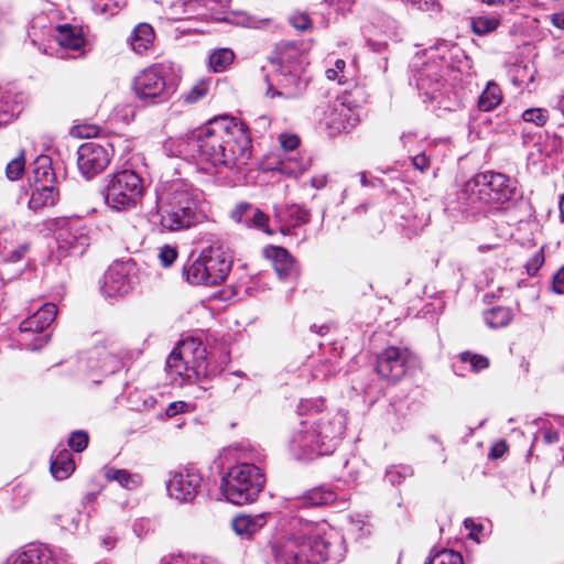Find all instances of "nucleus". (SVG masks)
Masks as SVG:
<instances>
[{
	"instance_id": "1",
	"label": "nucleus",
	"mask_w": 564,
	"mask_h": 564,
	"mask_svg": "<svg viewBox=\"0 0 564 564\" xmlns=\"http://www.w3.org/2000/svg\"><path fill=\"white\" fill-rule=\"evenodd\" d=\"M322 399L301 400L297 405L301 421L290 440V449L296 458L333 453L346 427L345 416L339 412L323 410Z\"/></svg>"
},
{
	"instance_id": "2",
	"label": "nucleus",
	"mask_w": 564,
	"mask_h": 564,
	"mask_svg": "<svg viewBox=\"0 0 564 564\" xmlns=\"http://www.w3.org/2000/svg\"><path fill=\"white\" fill-rule=\"evenodd\" d=\"M203 200V192L188 184L173 182L164 187L156 199L162 228L176 231L197 224L202 218Z\"/></svg>"
},
{
	"instance_id": "3",
	"label": "nucleus",
	"mask_w": 564,
	"mask_h": 564,
	"mask_svg": "<svg viewBox=\"0 0 564 564\" xmlns=\"http://www.w3.org/2000/svg\"><path fill=\"white\" fill-rule=\"evenodd\" d=\"M292 530L282 542L272 544L271 550L279 564H321L327 560V543L314 534L311 522L293 520Z\"/></svg>"
},
{
	"instance_id": "4",
	"label": "nucleus",
	"mask_w": 564,
	"mask_h": 564,
	"mask_svg": "<svg viewBox=\"0 0 564 564\" xmlns=\"http://www.w3.org/2000/svg\"><path fill=\"white\" fill-rule=\"evenodd\" d=\"M514 183L505 174L482 172L467 181L458 194L462 213L476 216L491 203H505L512 198Z\"/></svg>"
},
{
	"instance_id": "5",
	"label": "nucleus",
	"mask_w": 564,
	"mask_h": 564,
	"mask_svg": "<svg viewBox=\"0 0 564 564\" xmlns=\"http://www.w3.org/2000/svg\"><path fill=\"white\" fill-rule=\"evenodd\" d=\"M230 123L229 117L215 118L205 127L181 138L176 144L177 155L196 158L197 154L199 162L208 163L215 169L216 162H220L223 143L226 144V141L230 140Z\"/></svg>"
},
{
	"instance_id": "6",
	"label": "nucleus",
	"mask_w": 564,
	"mask_h": 564,
	"mask_svg": "<svg viewBox=\"0 0 564 564\" xmlns=\"http://www.w3.org/2000/svg\"><path fill=\"white\" fill-rule=\"evenodd\" d=\"M166 370L181 379L180 384L209 377L207 351L203 343L192 337L181 340L167 357Z\"/></svg>"
},
{
	"instance_id": "7",
	"label": "nucleus",
	"mask_w": 564,
	"mask_h": 564,
	"mask_svg": "<svg viewBox=\"0 0 564 564\" xmlns=\"http://www.w3.org/2000/svg\"><path fill=\"white\" fill-rule=\"evenodd\" d=\"M232 262L234 257L228 246L215 241L186 270L187 281L193 284L217 285L226 280Z\"/></svg>"
},
{
	"instance_id": "8",
	"label": "nucleus",
	"mask_w": 564,
	"mask_h": 564,
	"mask_svg": "<svg viewBox=\"0 0 564 564\" xmlns=\"http://www.w3.org/2000/svg\"><path fill=\"white\" fill-rule=\"evenodd\" d=\"M177 86L173 64L158 63L140 72L133 79L137 98L147 104H163L171 99Z\"/></svg>"
},
{
	"instance_id": "9",
	"label": "nucleus",
	"mask_w": 564,
	"mask_h": 564,
	"mask_svg": "<svg viewBox=\"0 0 564 564\" xmlns=\"http://www.w3.org/2000/svg\"><path fill=\"white\" fill-rule=\"evenodd\" d=\"M264 486L261 469L248 463L229 468L221 478V490L226 499L238 506L253 502Z\"/></svg>"
},
{
	"instance_id": "10",
	"label": "nucleus",
	"mask_w": 564,
	"mask_h": 564,
	"mask_svg": "<svg viewBox=\"0 0 564 564\" xmlns=\"http://www.w3.org/2000/svg\"><path fill=\"white\" fill-rule=\"evenodd\" d=\"M45 228L53 232L61 257L80 256L91 241V230L79 217L47 219Z\"/></svg>"
},
{
	"instance_id": "11",
	"label": "nucleus",
	"mask_w": 564,
	"mask_h": 564,
	"mask_svg": "<svg viewBox=\"0 0 564 564\" xmlns=\"http://www.w3.org/2000/svg\"><path fill=\"white\" fill-rule=\"evenodd\" d=\"M144 191L143 181L133 170H121L106 178L105 202L115 210L133 208Z\"/></svg>"
},
{
	"instance_id": "12",
	"label": "nucleus",
	"mask_w": 564,
	"mask_h": 564,
	"mask_svg": "<svg viewBox=\"0 0 564 564\" xmlns=\"http://www.w3.org/2000/svg\"><path fill=\"white\" fill-rule=\"evenodd\" d=\"M228 126L230 140H227L226 144L223 143L219 153L220 162H216L215 169L218 172L223 169L240 172L251 159V141L235 119L231 118V123Z\"/></svg>"
},
{
	"instance_id": "13",
	"label": "nucleus",
	"mask_w": 564,
	"mask_h": 564,
	"mask_svg": "<svg viewBox=\"0 0 564 564\" xmlns=\"http://www.w3.org/2000/svg\"><path fill=\"white\" fill-rule=\"evenodd\" d=\"M262 69L267 72L264 78L268 98L294 99L301 96L306 87L295 66L281 68L276 63H269V66H263Z\"/></svg>"
},
{
	"instance_id": "14",
	"label": "nucleus",
	"mask_w": 564,
	"mask_h": 564,
	"mask_svg": "<svg viewBox=\"0 0 564 564\" xmlns=\"http://www.w3.org/2000/svg\"><path fill=\"white\" fill-rule=\"evenodd\" d=\"M57 307L53 303L43 304L33 315L20 323L19 329L23 336L24 344L30 349L36 350L43 347L50 339L48 334H44L34 338L29 343V337L33 334H42L55 319Z\"/></svg>"
},
{
	"instance_id": "15",
	"label": "nucleus",
	"mask_w": 564,
	"mask_h": 564,
	"mask_svg": "<svg viewBox=\"0 0 564 564\" xmlns=\"http://www.w3.org/2000/svg\"><path fill=\"white\" fill-rule=\"evenodd\" d=\"M112 152V147L107 142L89 141L82 144L77 151L79 171L87 180L94 177L108 166Z\"/></svg>"
},
{
	"instance_id": "16",
	"label": "nucleus",
	"mask_w": 564,
	"mask_h": 564,
	"mask_svg": "<svg viewBox=\"0 0 564 564\" xmlns=\"http://www.w3.org/2000/svg\"><path fill=\"white\" fill-rule=\"evenodd\" d=\"M137 283L135 263L121 261L111 264L104 275L101 292L107 297L124 295Z\"/></svg>"
},
{
	"instance_id": "17",
	"label": "nucleus",
	"mask_w": 564,
	"mask_h": 564,
	"mask_svg": "<svg viewBox=\"0 0 564 564\" xmlns=\"http://www.w3.org/2000/svg\"><path fill=\"white\" fill-rule=\"evenodd\" d=\"M200 484L202 477L196 470L184 468L171 473L166 488L171 498L182 502H188L198 494Z\"/></svg>"
},
{
	"instance_id": "18",
	"label": "nucleus",
	"mask_w": 564,
	"mask_h": 564,
	"mask_svg": "<svg viewBox=\"0 0 564 564\" xmlns=\"http://www.w3.org/2000/svg\"><path fill=\"white\" fill-rule=\"evenodd\" d=\"M408 360L406 349L391 346L378 355L376 369L382 378L397 381L404 376Z\"/></svg>"
},
{
	"instance_id": "19",
	"label": "nucleus",
	"mask_w": 564,
	"mask_h": 564,
	"mask_svg": "<svg viewBox=\"0 0 564 564\" xmlns=\"http://www.w3.org/2000/svg\"><path fill=\"white\" fill-rule=\"evenodd\" d=\"M321 123L324 124L330 137L354 128L357 118L349 107L343 102H334L323 110Z\"/></svg>"
},
{
	"instance_id": "20",
	"label": "nucleus",
	"mask_w": 564,
	"mask_h": 564,
	"mask_svg": "<svg viewBox=\"0 0 564 564\" xmlns=\"http://www.w3.org/2000/svg\"><path fill=\"white\" fill-rule=\"evenodd\" d=\"M127 358H130L129 354L119 356L115 349L97 347L89 352L87 365L91 371H100L104 375H110L118 371L123 366V361Z\"/></svg>"
},
{
	"instance_id": "21",
	"label": "nucleus",
	"mask_w": 564,
	"mask_h": 564,
	"mask_svg": "<svg viewBox=\"0 0 564 564\" xmlns=\"http://www.w3.org/2000/svg\"><path fill=\"white\" fill-rule=\"evenodd\" d=\"M231 217L238 223H243L247 227L256 228L269 236L273 235V230L269 226V217L251 204L239 203L231 212Z\"/></svg>"
},
{
	"instance_id": "22",
	"label": "nucleus",
	"mask_w": 564,
	"mask_h": 564,
	"mask_svg": "<svg viewBox=\"0 0 564 564\" xmlns=\"http://www.w3.org/2000/svg\"><path fill=\"white\" fill-rule=\"evenodd\" d=\"M265 256L272 261L280 278L291 275L294 270V259L285 248L271 246L265 249Z\"/></svg>"
},
{
	"instance_id": "23",
	"label": "nucleus",
	"mask_w": 564,
	"mask_h": 564,
	"mask_svg": "<svg viewBox=\"0 0 564 564\" xmlns=\"http://www.w3.org/2000/svg\"><path fill=\"white\" fill-rule=\"evenodd\" d=\"M65 562L48 550L30 549L19 553L12 564H64Z\"/></svg>"
},
{
	"instance_id": "24",
	"label": "nucleus",
	"mask_w": 564,
	"mask_h": 564,
	"mask_svg": "<svg viewBox=\"0 0 564 564\" xmlns=\"http://www.w3.org/2000/svg\"><path fill=\"white\" fill-rule=\"evenodd\" d=\"M57 191L47 184L36 186L28 203L29 209L39 212L42 208L54 206L57 200Z\"/></svg>"
},
{
	"instance_id": "25",
	"label": "nucleus",
	"mask_w": 564,
	"mask_h": 564,
	"mask_svg": "<svg viewBox=\"0 0 564 564\" xmlns=\"http://www.w3.org/2000/svg\"><path fill=\"white\" fill-rule=\"evenodd\" d=\"M265 523V518L263 514H258L254 517L240 514L234 518L231 525L234 531L240 535L241 538H250L257 531H259Z\"/></svg>"
},
{
	"instance_id": "26",
	"label": "nucleus",
	"mask_w": 564,
	"mask_h": 564,
	"mask_svg": "<svg viewBox=\"0 0 564 564\" xmlns=\"http://www.w3.org/2000/svg\"><path fill=\"white\" fill-rule=\"evenodd\" d=\"M75 464L72 453L63 448L61 449L51 462V473L54 478L58 480L66 479L74 471Z\"/></svg>"
},
{
	"instance_id": "27",
	"label": "nucleus",
	"mask_w": 564,
	"mask_h": 564,
	"mask_svg": "<svg viewBox=\"0 0 564 564\" xmlns=\"http://www.w3.org/2000/svg\"><path fill=\"white\" fill-rule=\"evenodd\" d=\"M153 40V28L148 23H140L134 28V31L129 39V42L132 50L135 53L141 54L152 45Z\"/></svg>"
},
{
	"instance_id": "28",
	"label": "nucleus",
	"mask_w": 564,
	"mask_h": 564,
	"mask_svg": "<svg viewBox=\"0 0 564 564\" xmlns=\"http://www.w3.org/2000/svg\"><path fill=\"white\" fill-rule=\"evenodd\" d=\"M301 58L302 54L294 44H282L280 46L279 55L275 58H271L269 63H276L281 68H289V66H295L297 72L301 70Z\"/></svg>"
},
{
	"instance_id": "29",
	"label": "nucleus",
	"mask_w": 564,
	"mask_h": 564,
	"mask_svg": "<svg viewBox=\"0 0 564 564\" xmlns=\"http://www.w3.org/2000/svg\"><path fill=\"white\" fill-rule=\"evenodd\" d=\"M56 40L65 48L79 50L84 44L80 33L69 24L57 25Z\"/></svg>"
},
{
	"instance_id": "30",
	"label": "nucleus",
	"mask_w": 564,
	"mask_h": 564,
	"mask_svg": "<svg viewBox=\"0 0 564 564\" xmlns=\"http://www.w3.org/2000/svg\"><path fill=\"white\" fill-rule=\"evenodd\" d=\"M442 85L441 78L436 73L430 72V69H424L419 73L416 86L419 90L423 91L430 99L434 100L437 98V93L441 90Z\"/></svg>"
},
{
	"instance_id": "31",
	"label": "nucleus",
	"mask_w": 564,
	"mask_h": 564,
	"mask_svg": "<svg viewBox=\"0 0 564 564\" xmlns=\"http://www.w3.org/2000/svg\"><path fill=\"white\" fill-rule=\"evenodd\" d=\"M501 100L502 93L500 87L496 83L489 82L479 96L478 107L482 111H491L500 105Z\"/></svg>"
},
{
	"instance_id": "32",
	"label": "nucleus",
	"mask_w": 564,
	"mask_h": 564,
	"mask_svg": "<svg viewBox=\"0 0 564 564\" xmlns=\"http://www.w3.org/2000/svg\"><path fill=\"white\" fill-rule=\"evenodd\" d=\"M486 324L491 328L507 326L513 318L512 311L509 307L496 306L484 314Z\"/></svg>"
},
{
	"instance_id": "33",
	"label": "nucleus",
	"mask_w": 564,
	"mask_h": 564,
	"mask_svg": "<svg viewBox=\"0 0 564 564\" xmlns=\"http://www.w3.org/2000/svg\"><path fill=\"white\" fill-rule=\"evenodd\" d=\"M336 500V494L324 487L311 489L303 497V503L311 507L330 505Z\"/></svg>"
},
{
	"instance_id": "34",
	"label": "nucleus",
	"mask_w": 564,
	"mask_h": 564,
	"mask_svg": "<svg viewBox=\"0 0 564 564\" xmlns=\"http://www.w3.org/2000/svg\"><path fill=\"white\" fill-rule=\"evenodd\" d=\"M500 24L499 18L495 15H479L471 19L470 26L475 34L485 35L494 32Z\"/></svg>"
},
{
	"instance_id": "35",
	"label": "nucleus",
	"mask_w": 564,
	"mask_h": 564,
	"mask_svg": "<svg viewBox=\"0 0 564 564\" xmlns=\"http://www.w3.org/2000/svg\"><path fill=\"white\" fill-rule=\"evenodd\" d=\"M235 58V54L229 48H219L215 51L209 57V65L214 72H224Z\"/></svg>"
},
{
	"instance_id": "36",
	"label": "nucleus",
	"mask_w": 564,
	"mask_h": 564,
	"mask_svg": "<svg viewBox=\"0 0 564 564\" xmlns=\"http://www.w3.org/2000/svg\"><path fill=\"white\" fill-rule=\"evenodd\" d=\"M105 475L107 479L118 481L128 489L135 488L140 481L137 475H131L126 469L109 468Z\"/></svg>"
},
{
	"instance_id": "37",
	"label": "nucleus",
	"mask_w": 564,
	"mask_h": 564,
	"mask_svg": "<svg viewBox=\"0 0 564 564\" xmlns=\"http://www.w3.org/2000/svg\"><path fill=\"white\" fill-rule=\"evenodd\" d=\"M413 475V469L409 465H393L386 471V477L392 485L401 484L408 477Z\"/></svg>"
},
{
	"instance_id": "38",
	"label": "nucleus",
	"mask_w": 564,
	"mask_h": 564,
	"mask_svg": "<svg viewBox=\"0 0 564 564\" xmlns=\"http://www.w3.org/2000/svg\"><path fill=\"white\" fill-rule=\"evenodd\" d=\"M35 167L33 170L35 183H47L52 180L53 173L48 165V158L41 156L35 161Z\"/></svg>"
},
{
	"instance_id": "39",
	"label": "nucleus",
	"mask_w": 564,
	"mask_h": 564,
	"mask_svg": "<svg viewBox=\"0 0 564 564\" xmlns=\"http://www.w3.org/2000/svg\"><path fill=\"white\" fill-rule=\"evenodd\" d=\"M426 564H464L463 557L453 550L437 552Z\"/></svg>"
},
{
	"instance_id": "40",
	"label": "nucleus",
	"mask_w": 564,
	"mask_h": 564,
	"mask_svg": "<svg viewBox=\"0 0 564 564\" xmlns=\"http://www.w3.org/2000/svg\"><path fill=\"white\" fill-rule=\"evenodd\" d=\"M208 89V83L200 80L195 84L187 93H185L182 98L184 102L188 105L195 104L207 95Z\"/></svg>"
},
{
	"instance_id": "41",
	"label": "nucleus",
	"mask_w": 564,
	"mask_h": 564,
	"mask_svg": "<svg viewBox=\"0 0 564 564\" xmlns=\"http://www.w3.org/2000/svg\"><path fill=\"white\" fill-rule=\"evenodd\" d=\"M522 119L525 122L535 124L536 127H542L549 119V112L543 108H530L522 112Z\"/></svg>"
},
{
	"instance_id": "42",
	"label": "nucleus",
	"mask_w": 564,
	"mask_h": 564,
	"mask_svg": "<svg viewBox=\"0 0 564 564\" xmlns=\"http://www.w3.org/2000/svg\"><path fill=\"white\" fill-rule=\"evenodd\" d=\"M459 359L463 362H469L471 370L478 372L489 367V360L487 357L473 354L470 351H464L459 355Z\"/></svg>"
},
{
	"instance_id": "43",
	"label": "nucleus",
	"mask_w": 564,
	"mask_h": 564,
	"mask_svg": "<svg viewBox=\"0 0 564 564\" xmlns=\"http://www.w3.org/2000/svg\"><path fill=\"white\" fill-rule=\"evenodd\" d=\"M288 217L290 218V226L296 227L306 224L310 219L308 212L297 205H292L286 209Z\"/></svg>"
},
{
	"instance_id": "44",
	"label": "nucleus",
	"mask_w": 564,
	"mask_h": 564,
	"mask_svg": "<svg viewBox=\"0 0 564 564\" xmlns=\"http://www.w3.org/2000/svg\"><path fill=\"white\" fill-rule=\"evenodd\" d=\"M24 167H25V160H24L23 154H21L20 156L11 160L7 164V169H6L7 177L11 181L19 180L24 172Z\"/></svg>"
},
{
	"instance_id": "45",
	"label": "nucleus",
	"mask_w": 564,
	"mask_h": 564,
	"mask_svg": "<svg viewBox=\"0 0 564 564\" xmlns=\"http://www.w3.org/2000/svg\"><path fill=\"white\" fill-rule=\"evenodd\" d=\"M289 21L293 28L299 31H306L311 28L312 21L307 13L305 12H294Z\"/></svg>"
},
{
	"instance_id": "46",
	"label": "nucleus",
	"mask_w": 564,
	"mask_h": 564,
	"mask_svg": "<svg viewBox=\"0 0 564 564\" xmlns=\"http://www.w3.org/2000/svg\"><path fill=\"white\" fill-rule=\"evenodd\" d=\"M68 445L77 453L83 452L88 445V435L82 431L74 432L68 440Z\"/></svg>"
},
{
	"instance_id": "47",
	"label": "nucleus",
	"mask_w": 564,
	"mask_h": 564,
	"mask_svg": "<svg viewBox=\"0 0 564 564\" xmlns=\"http://www.w3.org/2000/svg\"><path fill=\"white\" fill-rule=\"evenodd\" d=\"M346 67V62L344 59H337L335 62V67L334 68H328L326 70V77L329 79V80H338L339 84L344 83L345 82V75H344V69Z\"/></svg>"
},
{
	"instance_id": "48",
	"label": "nucleus",
	"mask_w": 564,
	"mask_h": 564,
	"mask_svg": "<svg viewBox=\"0 0 564 564\" xmlns=\"http://www.w3.org/2000/svg\"><path fill=\"white\" fill-rule=\"evenodd\" d=\"M544 263V254L543 251H536L530 260L527 262L525 268L530 275H533L538 272V270L542 267Z\"/></svg>"
},
{
	"instance_id": "49",
	"label": "nucleus",
	"mask_w": 564,
	"mask_h": 564,
	"mask_svg": "<svg viewBox=\"0 0 564 564\" xmlns=\"http://www.w3.org/2000/svg\"><path fill=\"white\" fill-rule=\"evenodd\" d=\"M177 257V251L171 246H164L160 249L159 258L164 267L171 265Z\"/></svg>"
},
{
	"instance_id": "50",
	"label": "nucleus",
	"mask_w": 564,
	"mask_h": 564,
	"mask_svg": "<svg viewBox=\"0 0 564 564\" xmlns=\"http://www.w3.org/2000/svg\"><path fill=\"white\" fill-rule=\"evenodd\" d=\"M279 141L284 151H293L300 144V138L296 134L282 133L279 137Z\"/></svg>"
},
{
	"instance_id": "51",
	"label": "nucleus",
	"mask_w": 564,
	"mask_h": 564,
	"mask_svg": "<svg viewBox=\"0 0 564 564\" xmlns=\"http://www.w3.org/2000/svg\"><path fill=\"white\" fill-rule=\"evenodd\" d=\"M514 72H516V75L521 84H523L525 82L531 83L534 79L535 70L534 69L530 70L528 65H525V64L524 65H522V64L516 65Z\"/></svg>"
},
{
	"instance_id": "52",
	"label": "nucleus",
	"mask_w": 564,
	"mask_h": 564,
	"mask_svg": "<svg viewBox=\"0 0 564 564\" xmlns=\"http://www.w3.org/2000/svg\"><path fill=\"white\" fill-rule=\"evenodd\" d=\"M552 289L555 293H564V265L561 267L553 275Z\"/></svg>"
},
{
	"instance_id": "53",
	"label": "nucleus",
	"mask_w": 564,
	"mask_h": 564,
	"mask_svg": "<svg viewBox=\"0 0 564 564\" xmlns=\"http://www.w3.org/2000/svg\"><path fill=\"white\" fill-rule=\"evenodd\" d=\"M188 404L184 401H175L167 405L165 414L167 417H173L178 413H183L187 410Z\"/></svg>"
},
{
	"instance_id": "54",
	"label": "nucleus",
	"mask_w": 564,
	"mask_h": 564,
	"mask_svg": "<svg viewBox=\"0 0 564 564\" xmlns=\"http://www.w3.org/2000/svg\"><path fill=\"white\" fill-rule=\"evenodd\" d=\"M430 159L424 153L412 158V165L420 172H425L430 167Z\"/></svg>"
},
{
	"instance_id": "55",
	"label": "nucleus",
	"mask_w": 564,
	"mask_h": 564,
	"mask_svg": "<svg viewBox=\"0 0 564 564\" xmlns=\"http://www.w3.org/2000/svg\"><path fill=\"white\" fill-rule=\"evenodd\" d=\"M28 252V246L22 245L15 248L14 250L10 251L6 258L9 262H17L20 261Z\"/></svg>"
},
{
	"instance_id": "56",
	"label": "nucleus",
	"mask_w": 564,
	"mask_h": 564,
	"mask_svg": "<svg viewBox=\"0 0 564 564\" xmlns=\"http://www.w3.org/2000/svg\"><path fill=\"white\" fill-rule=\"evenodd\" d=\"M507 444L503 441H500L490 448L489 457L491 458H499L503 456V454L507 452Z\"/></svg>"
},
{
	"instance_id": "57",
	"label": "nucleus",
	"mask_w": 564,
	"mask_h": 564,
	"mask_svg": "<svg viewBox=\"0 0 564 564\" xmlns=\"http://www.w3.org/2000/svg\"><path fill=\"white\" fill-rule=\"evenodd\" d=\"M550 21L555 28L564 30V10L551 14Z\"/></svg>"
},
{
	"instance_id": "58",
	"label": "nucleus",
	"mask_w": 564,
	"mask_h": 564,
	"mask_svg": "<svg viewBox=\"0 0 564 564\" xmlns=\"http://www.w3.org/2000/svg\"><path fill=\"white\" fill-rule=\"evenodd\" d=\"M560 440V433L556 430H546L543 433V441L545 444L556 443Z\"/></svg>"
},
{
	"instance_id": "59",
	"label": "nucleus",
	"mask_w": 564,
	"mask_h": 564,
	"mask_svg": "<svg viewBox=\"0 0 564 564\" xmlns=\"http://www.w3.org/2000/svg\"><path fill=\"white\" fill-rule=\"evenodd\" d=\"M77 132L80 138H90L98 133V128L97 127H78Z\"/></svg>"
},
{
	"instance_id": "60",
	"label": "nucleus",
	"mask_w": 564,
	"mask_h": 564,
	"mask_svg": "<svg viewBox=\"0 0 564 564\" xmlns=\"http://www.w3.org/2000/svg\"><path fill=\"white\" fill-rule=\"evenodd\" d=\"M270 23V20L269 19H254V18H249L248 19V22H247V26L248 28H253V29H261V28H264L265 25H268Z\"/></svg>"
},
{
	"instance_id": "61",
	"label": "nucleus",
	"mask_w": 564,
	"mask_h": 564,
	"mask_svg": "<svg viewBox=\"0 0 564 564\" xmlns=\"http://www.w3.org/2000/svg\"><path fill=\"white\" fill-rule=\"evenodd\" d=\"M329 4H338L339 10L345 11L349 10L354 4L355 0H325Z\"/></svg>"
},
{
	"instance_id": "62",
	"label": "nucleus",
	"mask_w": 564,
	"mask_h": 564,
	"mask_svg": "<svg viewBox=\"0 0 564 564\" xmlns=\"http://www.w3.org/2000/svg\"><path fill=\"white\" fill-rule=\"evenodd\" d=\"M327 177L325 175L314 176L311 180V185L315 188H322L326 185Z\"/></svg>"
},
{
	"instance_id": "63",
	"label": "nucleus",
	"mask_w": 564,
	"mask_h": 564,
	"mask_svg": "<svg viewBox=\"0 0 564 564\" xmlns=\"http://www.w3.org/2000/svg\"><path fill=\"white\" fill-rule=\"evenodd\" d=\"M464 525L467 530H470L471 535L475 531H480L482 529L481 524H476L471 519H466L464 521Z\"/></svg>"
},
{
	"instance_id": "64",
	"label": "nucleus",
	"mask_w": 564,
	"mask_h": 564,
	"mask_svg": "<svg viewBox=\"0 0 564 564\" xmlns=\"http://www.w3.org/2000/svg\"><path fill=\"white\" fill-rule=\"evenodd\" d=\"M481 1L488 6H508L513 2V0H481Z\"/></svg>"
}]
</instances>
